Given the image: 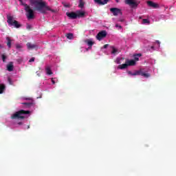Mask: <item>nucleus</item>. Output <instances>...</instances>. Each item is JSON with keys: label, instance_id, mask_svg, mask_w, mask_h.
Here are the masks:
<instances>
[{"label": "nucleus", "instance_id": "nucleus-1", "mask_svg": "<svg viewBox=\"0 0 176 176\" xmlns=\"http://www.w3.org/2000/svg\"><path fill=\"white\" fill-rule=\"evenodd\" d=\"M30 3L31 5H35L34 10H38V12H40L43 14H46V10H49L52 13L56 12V10L50 8V6H46V2L45 1L32 0Z\"/></svg>", "mask_w": 176, "mask_h": 176}, {"label": "nucleus", "instance_id": "nucleus-2", "mask_svg": "<svg viewBox=\"0 0 176 176\" xmlns=\"http://www.w3.org/2000/svg\"><path fill=\"white\" fill-rule=\"evenodd\" d=\"M30 113L31 111H30L19 110L12 114L10 118L12 120H23V119H25L24 115H28Z\"/></svg>", "mask_w": 176, "mask_h": 176}, {"label": "nucleus", "instance_id": "nucleus-3", "mask_svg": "<svg viewBox=\"0 0 176 176\" xmlns=\"http://www.w3.org/2000/svg\"><path fill=\"white\" fill-rule=\"evenodd\" d=\"M7 23L10 27H14V28H20L21 27V24H20L19 21L14 20L12 16H7Z\"/></svg>", "mask_w": 176, "mask_h": 176}, {"label": "nucleus", "instance_id": "nucleus-4", "mask_svg": "<svg viewBox=\"0 0 176 176\" xmlns=\"http://www.w3.org/2000/svg\"><path fill=\"white\" fill-rule=\"evenodd\" d=\"M25 11L26 12V16L28 20H33L35 19V14H34V10L30 7L28 4H24Z\"/></svg>", "mask_w": 176, "mask_h": 176}, {"label": "nucleus", "instance_id": "nucleus-5", "mask_svg": "<svg viewBox=\"0 0 176 176\" xmlns=\"http://www.w3.org/2000/svg\"><path fill=\"white\" fill-rule=\"evenodd\" d=\"M125 3L131 6V8H138L140 1V0H125Z\"/></svg>", "mask_w": 176, "mask_h": 176}, {"label": "nucleus", "instance_id": "nucleus-6", "mask_svg": "<svg viewBox=\"0 0 176 176\" xmlns=\"http://www.w3.org/2000/svg\"><path fill=\"white\" fill-rule=\"evenodd\" d=\"M107 37V31L102 30L101 32H99L98 34L96 35V38L98 41H102L104 38Z\"/></svg>", "mask_w": 176, "mask_h": 176}, {"label": "nucleus", "instance_id": "nucleus-7", "mask_svg": "<svg viewBox=\"0 0 176 176\" xmlns=\"http://www.w3.org/2000/svg\"><path fill=\"white\" fill-rule=\"evenodd\" d=\"M110 12L113 13V16H118V14H123V12H122V10L117 8H110Z\"/></svg>", "mask_w": 176, "mask_h": 176}, {"label": "nucleus", "instance_id": "nucleus-8", "mask_svg": "<svg viewBox=\"0 0 176 176\" xmlns=\"http://www.w3.org/2000/svg\"><path fill=\"white\" fill-rule=\"evenodd\" d=\"M26 45H27V47H28V50H34V49L35 50H38V45H36V44H32L31 43H27Z\"/></svg>", "mask_w": 176, "mask_h": 176}, {"label": "nucleus", "instance_id": "nucleus-9", "mask_svg": "<svg viewBox=\"0 0 176 176\" xmlns=\"http://www.w3.org/2000/svg\"><path fill=\"white\" fill-rule=\"evenodd\" d=\"M147 5L150 8H153V9H157L159 8V4L152 1H147Z\"/></svg>", "mask_w": 176, "mask_h": 176}, {"label": "nucleus", "instance_id": "nucleus-10", "mask_svg": "<svg viewBox=\"0 0 176 176\" xmlns=\"http://www.w3.org/2000/svg\"><path fill=\"white\" fill-rule=\"evenodd\" d=\"M66 14L67 17H69V19H72L73 20H75V19H78V15L76 14V12H67Z\"/></svg>", "mask_w": 176, "mask_h": 176}, {"label": "nucleus", "instance_id": "nucleus-11", "mask_svg": "<svg viewBox=\"0 0 176 176\" xmlns=\"http://www.w3.org/2000/svg\"><path fill=\"white\" fill-rule=\"evenodd\" d=\"M126 64L128 65V67L134 66L136 64V62L135 60H129L126 59Z\"/></svg>", "mask_w": 176, "mask_h": 176}, {"label": "nucleus", "instance_id": "nucleus-12", "mask_svg": "<svg viewBox=\"0 0 176 176\" xmlns=\"http://www.w3.org/2000/svg\"><path fill=\"white\" fill-rule=\"evenodd\" d=\"M13 68H14V67L13 66V62H10L8 65H7V70L9 72H12V71H13Z\"/></svg>", "mask_w": 176, "mask_h": 176}, {"label": "nucleus", "instance_id": "nucleus-13", "mask_svg": "<svg viewBox=\"0 0 176 176\" xmlns=\"http://www.w3.org/2000/svg\"><path fill=\"white\" fill-rule=\"evenodd\" d=\"M139 72V75H140L141 76H144V78H149V76H151V74H149L148 73H145L141 70H138Z\"/></svg>", "mask_w": 176, "mask_h": 176}, {"label": "nucleus", "instance_id": "nucleus-14", "mask_svg": "<svg viewBox=\"0 0 176 176\" xmlns=\"http://www.w3.org/2000/svg\"><path fill=\"white\" fill-rule=\"evenodd\" d=\"M76 13L77 17H78V18L85 17V12H84L78 10Z\"/></svg>", "mask_w": 176, "mask_h": 176}, {"label": "nucleus", "instance_id": "nucleus-15", "mask_svg": "<svg viewBox=\"0 0 176 176\" xmlns=\"http://www.w3.org/2000/svg\"><path fill=\"white\" fill-rule=\"evenodd\" d=\"M128 75H131V76H135L137 75H140V72L138 71L135 72L133 73L131 71L127 72Z\"/></svg>", "mask_w": 176, "mask_h": 176}, {"label": "nucleus", "instance_id": "nucleus-16", "mask_svg": "<svg viewBox=\"0 0 176 176\" xmlns=\"http://www.w3.org/2000/svg\"><path fill=\"white\" fill-rule=\"evenodd\" d=\"M127 67H129V65L127 64V63H126L119 65L118 69H126V68H127Z\"/></svg>", "mask_w": 176, "mask_h": 176}, {"label": "nucleus", "instance_id": "nucleus-17", "mask_svg": "<svg viewBox=\"0 0 176 176\" xmlns=\"http://www.w3.org/2000/svg\"><path fill=\"white\" fill-rule=\"evenodd\" d=\"M7 46L8 47L9 49H10V47H12V39H10V37H7Z\"/></svg>", "mask_w": 176, "mask_h": 176}, {"label": "nucleus", "instance_id": "nucleus-18", "mask_svg": "<svg viewBox=\"0 0 176 176\" xmlns=\"http://www.w3.org/2000/svg\"><path fill=\"white\" fill-rule=\"evenodd\" d=\"M47 75H52L53 72L49 66L45 68Z\"/></svg>", "mask_w": 176, "mask_h": 176}, {"label": "nucleus", "instance_id": "nucleus-19", "mask_svg": "<svg viewBox=\"0 0 176 176\" xmlns=\"http://www.w3.org/2000/svg\"><path fill=\"white\" fill-rule=\"evenodd\" d=\"M23 105H25L26 108H31L34 105L33 102H23Z\"/></svg>", "mask_w": 176, "mask_h": 176}, {"label": "nucleus", "instance_id": "nucleus-20", "mask_svg": "<svg viewBox=\"0 0 176 176\" xmlns=\"http://www.w3.org/2000/svg\"><path fill=\"white\" fill-rule=\"evenodd\" d=\"M111 49H112L111 54H117L118 49H116L114 46H111Z\"/></svg>", "mask_w": 176, "mask_h": 176}, {"label": "nucleus", "instance_id": "nucleus-21", "mask_svg": "<svg viewBox=\"0 0 176 176\" xmlns=\"http://www.w3.org/2000/svg\"><path fill=\"white\" fill-rule=\"evenodd\" d=\"M142 56L141 54H138L134 55V60L135 61H138L140 60V57Z\"/></svg>", "mask_w": 176, "mask_h": 176}, {"label": "nucleus", "instance_id": "nucleus-22", "mask_svg": "<svg viewBox=\"0 0 176 176\" xmlns=\"http://www.w3.org/2000/svg\"><path fill=\"white\" fill-rule=\"evenodd\" d=\"M66 38H67V39H74V34H72V33L67 34Z\"/></svg>", "mask_w": 176, "mask_h": 176}, {"label": "nucleus", "instance_id": "nucleus-23", "mask_svg": "<svg viewBox=\"0 0 176 176\" xmlns=\"http://www.w3.org/2000/svg\"><path fill=\"white\" fill-rule=\"evenodd\" d=\"M94 41H91V39L89 40V50L91 49V46L94 45Z\"/></svg>", "mask_w": 176, "mask_h": 176}, {"label": "nucleus", "instance_id": "nucleus-24", "mask_svg": "<svg viewBox=\"0 0 176 176\" xmlns=\"http://www.w3.org/2000/svg\"><path fill=\"white\" fill-rule=\"evenodd\" d=\"M83 6H85V2H83V0H80L78 8H80V9H82Z\"/></svg>", "mask_w": 176, "mask_h": 176}, {"label": "nucleus", "instance_id": "nucleus-25", "mask_svg": "<svg viewBox=\"0 0 176 176\" xmlns=\"http://www.w3.org/2000/svg\"><path fill=\"white\" fill-rule=\"evenodd\" d=\"M5 85H0V94H2L3 93V90H5Z\"/></svg>", "mask_w": 176, "mask_h": 176}, {"label": "nucleus", "instance_id": "nucleus-26", "mask_svg": "<svg viewBox=\"0 0 176 176\" xmlns=\"http://www.w3.org/2000/svg\"><path fill=\"white\" fill-rule=\"evenodd\" d=\"M150 23L151 22L148 19H142V24H150Z\"/></svg>", "mask_w": 176, "mask_h": 176}, {"label": "nucleus", "instance_id": "nucleus-27", "mask_svg": "<svg viewBox=\"0 0 176 176\" xmlns=\"http://www.w3.org/2000/svg\"><path fill=\"white\" fill-rule=\"evenodd\" d=\"M1 58L3 60V63H5L6 61L7 56L4 54L1 55Z\"/></svg>", "mask_w": 176, "mask_h": 176}, {"label": "nucleus", "instance_id": "nucleus-28", "mask_svg": "<svg viewBox=\"0 0 176 176\" xmlns=\"http://www.w3.org/2000/svg\"><path fill=\"white\" fill-rule=\"evenodd\" d=\"M95 3H98V5H102V0H94Z\"/></svg>", "mask_w": 176, "mask_h": 176}, {"label": "nucleus", "instance_id": "nucleus-29", "mask_svg": "<svg viewBox=\"0 0 176 176\" xmlns=\"http://www.w3.org/2000/svg\"><path fill=\"white\" fill-rule=\"evenodd\" d=\"M26 29L30 31V30H32V26L30 24H27Z\"/></svg>", "mask_w": 176, "mask_h": 176}, {"label": "nucleus", "instance_id": "nucleus-30", "mask_svg": "<svg viewBox=\"0 0 176 176\" xmlns=\"http://www.w3.org/2000/svg\"><path fill=\"white\" fill-rule=\"evenodd\" d=\"M116 28H118V30H122V25H119V24H116Z\"/></svg>", "mask_w": 176, "mask_h": 176}, {"label": "nucleus", "instance_id": "nucleus-31", "mask_svg": "<svg viewBox=\"0 0 176 176\" xmlns=\"http://www.w3.org/2000/svg\"><path fill=\"white\" fill-rule=\"evenodd\" d=\"M120 60H124V58H120V59L119 58H117L116 59V63L118 64H120Z\"/></svg>", "mask_w": 176, "mask_h": 176}, {"label": "nucleus", "instance_id": "nucleus-32", "mask_svg": "<svg viewBox=\"0 0 176 176\" xmlns=\"http://www.w3.org/2000/svg\"><path fill=\"white\" fill-rule=\"evenodd\" d=\"M109 2V0H103L102 1V5H107Z\"/></svg>", "mask_w": 176, "mask_h": 176}, {"label": "nucleus", "instance_id": "nucleus-33", "mask_svg": "<svg viewBox=\"0 0 176 176\" xmlns=\"http://www.w3.org/2000/svg\"><path fill=\"white\" fill-rule=\"evenodd\" d=\"M34 61H35L34 57H32V58H30V60H29V63H34Z\"/></svg>", "mask_w": 176, "mask_h": 176}, {"label": "nucleus", "instance_id": "nucleus-34", "mask_svg": "<svg viewBox=\"0 0 176 176\" xmlns=\"http://www.w3.org/2000/svg\"><path fill=\"white\" fill-rule=\"evenodd\" d=\"M84 43H86V45H89V39L85 40Z\"/></svg>", "mask_w": 176, "mask_h": 176}, {"label": "nucleus", "instance_id": "nucleus-35", "mask_svg": "<svg viewBox=\"0 0 176 176\" xmlns=\"http://www.w3.org/2000/svg\"><path fill=\"white\" fill-rule=\"evenodd\" d=\"M16 49H21V45L17 44V45H16Z\"/></svg>", "mask_w": 176, "mask_h": 176}, {"label": "nucleus", "instance_id": "nucleus-36", "mask_svg": "<svg viewBox=\"0 0 176 176\" xmlns=\"http://www.w3.org/2000/svg\"><path fill=\"white\" fill-rule=\"evenodd\" d=\"M108 46H109V45L105 44V45L103 46V49H107V47H108Z\"/></svg>", "mask_w": 176, "mask_h": 176}, {"label": "nucleus", "instance_id": "nucleus-37", "mask_svg": "<svg viewBox=\"0 0 176 176\" xmlns=\"http://www.w3.org/2000/svg\"><path fill=\"white\" fill-rule=\"evenodd\" d=\"M52 82L53 85H56V81L53 78H52Z\"/></svg>", "mask_w": 176, "mask_h": 176}, {"label": "nucleus", "instance_id": "nucleus-38", "mask_svg": "<svg viewBox=\"0 0 176 176\" xmlns=\"http://www.w3.org/2000/svg\"><path fill=\"white\" fill-rule=\"evenodd\" d=\"M156 43L159 45V46H160V41H156Z\"/></svg>", "mask_w": 176, "mask_h": 176}, {"label": "nucleus", "instance_id": "nucleus-39", "mask_svg": "<svg viewBox=\"0 0 176 176\" xmlns=\"http://www.w3.org/2000/svg\"><path fill=\"white\" fill-rule=\"evenodd\" d=\"M18 124H19V126H21V124H23V122H18Z\"/></svg>", "mask_w": 176, "mask_h": 176}, {"label": "nucleus", "instance_id": "nucleus-40", "mask_svg": "<svg viewBox=\"0 0 176 176\" xmlns=\"http://www.w3.org/2000/svg\"><path fill=\"white\" fill-rule=\"evenodd\" d=\"M25 100H31V98H26Z\"/></svg>", "mask_w": 176, "mask_h": 176}, {"label": "nucleus", "instance_id": "nucleus-41", "mask_svg": "<svg viewBox=\"0 0 176 176\" xmlns=\"http://www.w3.org/2000/svg\"><path fill=\"white\" fill-rule=\"evenodd\" d=\"M119 21H120L121 23H123L124 21V20L123 19H120Z\"/></svg>", "mask_w": 176, "mask_h": 176}, {"label": "nucleus", "instance_id": "nucleus-42", "mask_svg": "<svg viewBox=\"0 0 176 176\" xmlns=\"http://www.w3.org/2000/svg\"><path fill=\"white\" fill-rule=\"evenodd\" d=\"M8 82H11L10 78H8Z\"/></svg>", "mask_w": 176, "mask_h": 176}, {"label": "nucleus", "instance_id": "nucleus-43", "mask_svg": "<svg viewBox=\"0 0 176 176\" xmlns=\"http://www.w3.org/2000/svg\"><path fill=\"white\" fill-rule=\"evenodd\" d=\"M27 129H30V125H28V127H27Z\"/></svg>", "mask_w": 176, "mask_h": 176}, {"label": "nucleus", "instance_id": "nucleus-44", "mask_svg": "<svg viewBox=\"0 0 176 176\" xmlns=\"http://www.w3.org/2000/svg\"><path fill=\"white\" fill-rule=\"evenodd\" d=\"M116 2H119V0H116Z\"/></svg>", "mask_w": 176, "mask_h": 176}, {"label": "nucleus", "instance_id": "nucleus-45", "mask_svg": "<svg viewBox=\"0 0 176 176\" xmlns=\"http://www.w3.org/2000/svg\"><path fill=\"white\" fill-rule=\"evenodd\" d=\"M151 49H153V46L151 47Z\"/></svg>", "mask_w": 176, "mask_h": 176}, {"label": "nucleus", "instance_id": "nucleus-46", "mask_svg": "<svg viewBox=\"0 0 176 176\" xmlns=\"http://www.w3.org/2000/svg\"><path fill=\"white\" fill-rule=\"evenodd\" d=\"M139 19H142L141 16H140Z\"/></svg>", "mask_w": 176, "mask_h": 176}, {"label": "nucleus", "instance_id": "nucleus-47", "mask_svg": "<svg viewBox=\"0 0 176 176\" xmlns=\"http://www.w3.org/2000/svg\"><path fill=\"white\" fill-rule=\"evenodd\" d=\"M18 61H20V60H19V59H18Z\"/></svg>", "mask_w": 176, "mask_h": 176}, {"label": "nucleus", "instance_id": "nucleus-48", "mask_svg": "<svg viewBox=\"0 0 176 176\" xmlns=\"http://www.w3.org/2000/svg\"><path fill=\"white\" fill-rule=\"evenodd\" d=\"M18 61H20V60H19V59H18Z\"/></svg>", "mask_w": 176, "mask_h": 176}]
</instances>
